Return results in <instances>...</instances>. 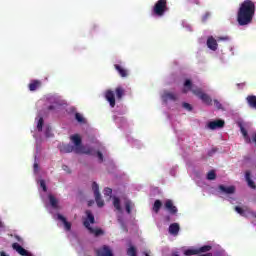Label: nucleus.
Segmentation results:
<instances>
[{
    "label": "nucleus",
    "instance_id": "obj_1",
    "mask_svg": "<svg viewBox=\"0 0 256 256\" xmlns=\"http://www.w3.org/2000/svg\"><path fill=\"white\" fill-rule=\"evenodd\" d=\"M253 17H255V2L244 0L237 12L238 25L241 27L249 25L253 22Z\"/></svg>",
    "mask_w": 256,
    "mask_h": 256
},
{
    "label": "nucleus",
    "instance_id": "obj_2",
    "mask_svg": "<svg viewBox=\"0 0 256 256\" xmlns=\"http://www.w3.org/2000/svg\"><path fill=\"white\" fill-rule=\"evenodd\" d=\"M189 91H191L193 95L198 97V99H201L202 103H204L205 105H208L209 107L213 105V99H211V96H209V94L203 92V89L201 88H193V82L191 81V79H186L184 81V88L182 90V93L186 94L189 93Z\"/></svg>",
    "mask_w": 256,
    "mask_h": 256
},
{
    "label": "nucleus",
    "instance_id": "obj_3",
    "mask_svg": "<svg viewBox=\"0 0 256 256\" xmlns=\"http://www.w3.org/2000/svg\"><path fill=\"white\" fill-rule=\"evenodd\" d=\"M70 139L75 145V153L77 155H81V153H85L86 155H91V150L88 149L87 151H85L84 150L85 148L83 147V145H81V136L79 134L72 135Z\"/></svg>",
    "mask_w": 256,
    "mask_h": 256
},
{
    "label": "nucleus",
    "instance_id": "obj_4",
    "mask_svg": "<svg viewBox=\"0 0 256 256\" xmlns=\"http://www.w3.org/2000/svg\"><path fill=\"white\" fill-rule=\"evenodd\" d=\"M167 11V0H158L154 5L153 12L157 17H163Z\"/></svg>",
    "mask_w": 256,
    "mask_h": 256
},
{
    "label": "nucleus",
    "instance_id": "obj_5",
    "mask_svg": "<svg viewBox=\"0 0 256 256\" xmlns=\"http://www.w3.org/2000/svg\"><path fill=\"white\" fill-rule=\"evenodd\" d=\"M243 137L246 143H254L256 145V133L252 134V140L249 137V134L247 133V130L245 129V126L243 125V122H238L237 123Z\"/></svg>",
    "mask_w": 256,
    "mask_h": 256
},
{
    "label": "nucleus",
    "instance_id": "obj_6",
    "mask_svg": "<svg viewBox=\"0 0 256 256\" xmlns=\"http://www.w3.org/2000/svg\"><path fill=\"white\" fill-rule=\"evenodd\" d=\"M84 227H86V229H88L89 233H92V235H95V237H99L101 235H104V231L101 228H93L91 227V224H89V221H84L83 222Z\"/></svg>",
    "mask_w": 256,
    "mask_h": 256
},
{
    "label": "nucleus",
    "instance_id": "obj_7",
    "mask_svg": "<svg viewBox=\"0 0 256 256\" xmlns=\"http://www.w3.org/2000/svg\"><path fill=\"white\" fill-rule=\"evenodd\" d=\"M12 249L21 256H33V254H31V252H29L28 250H26L25 248H23L22 246L19 245V243L15 242L12 244Z\"/></svg>",
    "mask_w": 256,
    "mask_h": 256
},
{
    "label": "nucleus",
    "instance_id": "obj_8",
    "mask_svg": "<svg viewBox=\"0 0 256 256\" xmlns=\"http://www.w3.org/2000/svg\"><path fill=\"white\" fill-rule=\"evenodd\" d=\"M223 127H225V120L218 119L208 123V129H211V131H215V129H223Z\"/></svg>",
    "mask_w": 256,
    "mask_h": 256
},
{
    "label": "nucleus",
    "instance_id": "obj_9",
    "mask_svg": "<svg viewBox=\"0 0 256 256\" xmlns=\"http://www.w3.org/2000/svg\"><path fill=\"white\" fill-rule=\"evenodd\" d=\"M165 209L170 213V215H177V206L173 204V200H166L164 204Z\"/></svg>",
    "mask_w": 256,
    "mask_h": 256
},
{
    "label": "nucleus",
    "instance_id": "obj_10",
    "mask_svg": "<svg viewBox=\"0 0 256 256\" xmlns=\"http://www.w3.org/2000/svg\"><path fill=\"white\" fill-rule=\"evenodd\" d=\"M162 101H164V103H167L168 101H177V95L173 92L164 91L162 94Z\"/></svg>",
    "mask_w": 256,
    "mask_h": 256
},
{
    "label": "nucleus",
    "instance_id": "obj_11",
    "mask_svg": "<svg viewBox=\"0 0 256 256\" xmlns=\"http://www.w3.org/2000/svg\"><path fill=\"white\" fill-rule=\"evenodd\" d=\"M105 99L108 101L110 107H115V92L112 90H107L105 93Z\"/></svg>",
    "mask_w": 256,
    "mask_h": 256
},
{
    "label": "nucleus",
    "instance_id": "obj_12",
    "mask_svg": "<svg viewBox=\"0 0 256 256\" xmlns=\"http://www.w3.org/2000/svg\"><path fill=\"white\" fill-rule=\"evenodd\" d=\"M97 256H113V252L109 248V246H103L102 248H99L96 250Z\"/></svg>",
    "mask_w": 256,
    "mask_h": 256
},
{
    "label": "nucleus",
    "instance_id": "obj_13",
    "mask_svg": "<svg viewBox=\"0 0 256 256\" xmlns=\"http://www.w3.org/2000/svg\"><path fill=\"white\" fill-rule=\"evenodd\" d=\"M207 47L211 51H217V49L219 47V44H217V40L213 36L208 37V39H207Z\"/></svg>",
    "mask_w": 256,
    "mask_h": 256
},
{
    "label": "nucleus",
    "instance_id": "obj_14",
    "mask_svg": "<svg viewBox=\"0 0 256 256\" xmlns=\"http://www.w3.org/2000/svg\"><path fill=\"white\" fill-rule=\"evenodd\" d=\"M114 69H116V71L119 73L120 77L125 78V77L129 76V72L127 71V69L123 68V66H121L119 64H115Z\"/></svg>",
    "mask_w": 256,
    "mask_h": 256
},
{
    "label": "nucleus",
    "instance_id": "obj_15",
    "mask_svg": "<svg viewBox=\"0 0 256 256\" xmlns=\"http://www.w3.org/2000/svg\"><path fill=\"white\" fill-rule=\"evenodd\" d=\"M246 103L250 107V109H256V96L248 95L246 97Z\"/></svg>",
    "mask_w": 256,
    "mask_h": 256
},
{
    "label": "nucleus",
    "instance_id": "obj_16",
    "mask_svg": "<svg viewBox=\"0 0 256 256\" xmlns=\"http://www.w3.org/2000/svg\"><path fill=\"white\" fill-rule=\"evenodd\" d=\"M220 191H222V193H225L226 195H233V193H235V186H224V185H220L219 186Z\"/></svg>",
    "mask_w": 256,
    "mask_h": 256
},
{
    "label": "nucleus",
    "instance_id": "obj_17",
    "mask_svg": "<svg viewBox=\"0 0 256 256\" xmlns=\"http://www.w3.org/2000/svg\"><path fill=\"white\" fill-rule=\"evenodd\" d=\"M180 229L181 228L179 227L178 223H172L169 226V233H170V235L177 236V235H179V230Z\"/></svg>",
    "mask_w": 256,
    "mask_h": 256
},
{
    "label": "nucleus",
    "instance_id": "obj_18",
    "mask_svg": "<svg viewBox=\"0 0 256 256\" xmlns=\"http://www.w3.org/2000/svg\"><path fill=\"white\" fill-rule=\"evenodd\" d=\"M245 179H246V182L248 184V187H250V189H256L255 182L251 179V172L250 171H246Z\"/></svg>",
    "mask_w": 256,
    "mask_h": 256
},
{
    "label": "nucleus",
    "instance_id": "obj_19",
    "mask_svg": "<svg viewBox=\"0 0 256 256\" xmlns=\"http://www.w3.org/2000/svg\"><path fill=\"white\" fill-rule=\"evenodd\" d=\"M115 93H116V99H118V101H121L123 99V96L125 95V88L118 86L115 89Z\"/></svg>",
    "mask_w": 256,
    "mask_h": 256
},
{
    "label": "nucleus",
    "instance_id": "obj_20",
    "mask_svg": "<svg viewBox=\"0 0 256 256\" xmlns=\"http://www.w3.org/2000/svg\"><path fill=\"white\" fill-rule=\"evenodd\" d=\"M61 153H75V146L71 144H65L60 148Z\"/></svg>",
    "mask_w": 256,
    "mask_h": 256
},
{
    "label": "nucleus",
    "instance_id": "obj_21",
    "mask_svg": "<svg viewBox=\"0 0 256 256\" xmlns=\"http://www.w3.org/2000/svg\"><path fill=\"white\" fill-rule=\"evenodd\" d=\"M30 91H37L39 87H41V81L40 80H32L30 84L28 85Z\"/></svg>",
    "mask_w": 256,
    "mask_h": 256
},
{
    "label": "nucleus",
    "instance_id": "obj_22",
    "mask_svg": "<svg viewBox=\"0 0 256 256\" xmlns=\"http://www.w3.org/2000/svg\"><path fill=\"white\" fill-rule=\"evenodd\" d=\"M57 217H58L59 221H62V223L64 224L66 231H71V223L67 221V218H65L61 214H58Z\"/></svg>",
    "mask_w": 256,
    "mask_h": 256
},
{
    "label": "nucleus",
    "instance_id": "obj_23",
    "mask_svg": "<svg viewBox=\"0 0 256 256\" xmlns=\"http://www.w3.org/2000/svg\"><path fill=\"white\" fill-rule=\"evenodd\" d=\"M87 219L84 221H88L89 225H93L95 223V216L91 212V210H86Z\"/></svg>",
    "mask_w": 256,
    "mask_h": 256
},
{
    "label": "nucleus",
    "instance_id": "obj_24",
    "mask_svg": "<svg viewBox=\"0 0 256 256\" xmlns=\"http://www.w3.org/2000/svg\"><path fill=\"white\" fill-rule=\"evenodd\" d=\"M162 206H163V203L161 202V200H156L154 202V205H153L154 213H159V211L161 210Z\"/></svg>",
    "mask_w": 256,
    "mask_h": 256
},
{
    "label": "nucleus",
    "instance_id": "obj_25",
    "mask_svg": "<svg viewBox=\"0 0 256 256\" xmlns=\"http://www.w3.org/2000/svg\"><path fill=\"white\" fill-rule=\"evenodd\" d=\"M94 197L98 207H103L105 205V201L101 199V194H96Z\"/></svg>",
    "mask_w": 256,
    "mask_h": 256
},
{
    "label": "nucleus",
    "instance_id": "obj_26",
    "mask_svg": "<svg viewBox=\"0 0 256 256\" xmlns=\"http://www.w3.org/2000/svg\"><path fill=\"white\" fill-rule=\"evenodd\" d=\"M49 201H50L51 207H53V209H57V203H58L57 198H55V196L53 195H50Z\"/></svg>",
    "mask_w": 256,
    "mask_h": 256
},
{
    "label": "nucleus",
    "instance_id": "obj_27",
    "mask_svg": "<svg viewBox=\"0 0 256 256\" xmlns=\"http://www.w3.org/2000/svg\"><path fill=\"white\" fill-rule=\"evenodd\" d=\"M113 205L117 211H121V200L119 198L114 197Z\"/></svg>",
    "mask_w": 256,
    "mask_h": 256
},
{
    "label": "nucleus",
    "instance_id": "obj_28",
    "mask_svg": "<svg viewBox=\"0 0 256 256\" xmlns=\"http://www.w3.org/2000/svg\"><path fill=\"white\" fill-rule=\"evenodd\" d=\"M207 179L208 181H215V179H217V174H215L214 170H211L210 172H208Z\"/></svg>",
    "mask_w": 256,
    "mask_h": 256
},
{
    "label": "nucleus",
    "instance_id": "obj_29",
    "mask_svg": "<svg viewBox=\"0 0 256 256\" xmlns=\"http://www.w3.org/2000/svg\"><path fill=\"white\" fill-rule=\"evenodd\" d=\"M184 255L190 256V255H199L198 249H188L184 252Z\"/></svg>",
    "mask_w": 256,
    "mask_h": 256
},
{
    "label": "nucleus",
    "instance_id": "obj_30",
    "mask_svg": "<svg viewBox=\"0 0 256 256\" xmlns=\"http://www.w3.org/2000/svg\"><path fill=\"white\" fill-rule=\"evenodd\" d=\"M212 247L210 245H204L198 249L199 253H207L211 251Z\"/></svg>",
    "mask_w": 256,
    "mask_h": 256
},
{
    "label": "nucleus",
    "instance_id": "obj_31",
    "mask_svg": "<svg viewBox=\"0 0 256 256\" xmlns=\"http://www.w3.org/2000/svg\"><path fill=\"white\" fill-rule=\"evenodd\" d=\"M127 255L128 256H137V249L134 246H131L127 250Z\"/></svg>",
    "mask_w": 256,
    "mask_h": 256
},
{
    "label": "nucleus",
    "instance_id": "obj_32",
    "mask_svg": "<svg viewBox=\"0 0 256 256\" xmlns=\"http://www.w3.org/2000/svg\"><path fill=\"white\" fill-rule=\"evenodd\" d=\"M92 191H94V195H100L101 194L99 192V184H97V182H93Z\"/></svg>",
    "mask_w": 256,
    "mask_h": 256
},
{
    "label": "nucleus",
    "instance_id": "obj_33",
    "mask_svg": "<svg viewBox=\"0 0 256 256\" xmlns=\"http://www.w3.org/2000/svg\"><path fill=\"white\" fill-rule=\"evenodd\" d=\"M75 119L76 121H78V123H85V118L83 117V115H81V113H76Z\"/></svg>",
    "mask_w": 256,
    "mask_h": 256
},
{
    "label": "nucleus",
    "instance_id": "obj_34",
    "mask_svg": "<svg viewBox=\"0 0 256 256\" xmlns=\"http://www.w3.org/2000/svg\"><path fill=\"white\" fill-rule=\"evenodd\" d=\"M104 195H105L106 197H111V195H113V189H111V188H109V187L105 188V189H104Z\"/></svg>",
    "mask_w": 256,
    "mask_h": 256
},
{
    "label": "nucleus",
    "instance_id": "obj_35",
    "mask_svg": "<svg viewBox=\"0 0 256 256\" xmlns=\"http://www.w3.org/2000/svg\"><path fill=\"white\" fill-rule=\"evenodd\" d=\"M213 103H214V106L216 107V109H218V110L223 109V105L221 104V102H219V100L214 99Z\"/></svg>",
    "mask_w": 256,
    "mask_h": 256
},
{
    "label": "nucleus",
    "instance_id": "obj_36",
    "mask_svg": "<svg viewBox=\"0 0 256 256\" xmlns=\"http://www.w3.org/2000/svg\"><path fill=\"white\" fill-rule=\"evenodd\" d=\"M235 211L238 212V214L241 215L242 217H245V210L243 208L236 206Z\"/></svg>",
    "mask_w": 256,
    "mask_h": 256
},
{
    "label": "nucleus",
    "instance_id": "obj_37",
    "mask_svg": "<svg viewBox=\"0 0 256 256\" xmlns=\"http://www.w3.org/2000/svg\"><path fill=\"white\" fill-rule=\"evenodd\" d=\"M182 107H183L184 109H186V111H193V106H191V104H189V103H187V102H184V103L182 104Z\"/></svg>",
    "mask_w": 256,
    "mask_h": 256
},
{
    "label": "nucleus",
    "instance_id": "obj_38",
    "mask_svg": "<svg viewBox=\"0 0 256 256\" xmlns=\"http://www.w3.org/2000/svg\"><path fill=\"white\" fill-rule=\"evenodd\" d=\"M38 131H43V117L39 118L38 124H37Z\"/></svg>",
    "mask_w": 256,
    "mask_h": 256
},
{
    "label": "nucleus",
    "instance_id": "obj_39",
    "mask_svg": "<svg viewBox=\"0 0 256 256\" xmlns=\"http://www.w3.org/2000/svg\"><path fill=\"white\" fill-rule=\"evenodd\" d=\"M125 207H126V212L128 213V215H130V213H131V201H126L125 202Z\"/></svg>",
    "mask_w": 256,
    "mask_h": 256
},
{
    "label": "nucleus",
    "instance_id": "obj_40",
    "mask_svg": "<svg viewBox=\"0 0 256 256\" xmlns=\"http://www.w3.org/2000/svg\"><path fill=\"white\" fill-rule=\"evenodd\" d=\"M40 187H42L43 191H47V185L45 184V180L40 181Z\"/></svg>",
    "mask_w": 256,
    "mask_h": 256
},
{
    "label": "nucleus",
    "instance_id": "obj_41",
    "mask_svg": "<svg viewBox=\"0 0 256 256\" xmlns=\"http://www.w3.org/2000/svg\"><path fill=\"white\" fill-rule=\"evenodd\" d=\"M97 157H98L99 161H100L101 163H103V153H101V151H98V152H97Z\"/></svg>",
    "mask_w": 256,
    "mask_h": 256
},
{
    "label": "nucleus",
    "instance_id": "obj_42",
    "mask_svg": "<svg viewBox=\"0 0 256 256\" xmlns=\"http://www.w3.org/2000/svg\"><path fill=\"white\" fill-rule=\"evenodd\" d=\"M63 171H66V173H71V169L67 165L62 166Z\"/></svg>",
    "mask_w": 256,
    "mask_h": 256
},
{
    "label": "nucleus",
    "instance_id": "obj_43",
    "mask_svg": "<svg viewBox=\"0 0 256 256\" xmlns=\"http://www.w3.org/2000/svg\"><path fill=\"white\" fill-rule=\"evenodd\" d=\"M15 239L18 241V243H23V238H21L19 235H16Z\"/></svg>",
    "mask_w": 256,
    "mask_h": 256
},
{
    "label": "nucleus",
    "instance_id": "obj_44",
    "mask_svg": "<svg viewBox=\"0 0 256 256\" xmlns=\"http://www.w3.org/2000/svg\"><path fill=\"white\" fill-rule=\"evenodd\" d=\"M218 41H229V37H218Z\"/></svg>",
    "mask_w": 256,
    "mask_h": 256
},
{
    "label": "nucleus",
    "instance_id": "obj_45",
    "mask_svg": "<svg viewBox=\"0 0 256 256\" xmlns=\"http://www.w3.org/2000/svg\"><path fill=\"white\" fill-rule=\"evenodd\" d=\"M0 229H5V223H3V221L0 220Z\"/></svg>",
    "mask_w": 256,
    "mask_h": 256
},
{
    "label": "nucleus",
    "instance_id": "obj_46",
    "mask_svg": "<svg viewBox=\"0 0 256 256\" xmlns=\"http://www.w3.org/2000/svg\"><path fill=\"white\" fill-rule=\"evenodd\" d=\"M165 221L169 223V221H171V216H165Z\"/></svg>",
    "mask_w": 256,
    "mask_h": 256
},
{
    "label": "nucleus",
    "instance_id": "obj_47",
    "mask_svg": "<svg viewBox=\"0 0 256 256\" xmlns=\"http://www.w3.org/2000/svg\"><path fill=\"white\" fill-rule=\"evenodd\" d=\"M37 169H39V164L35 163L34 164V170L37 171Z\"/></svg>",
    "mask_w": 256,
    "mask_h": 256
},
{
    "label": "nucleus",
    "instance_id": "obj_48",
    "mask_svg": "<svg viewBox=\"0 0 256 256\" xmlns=\"http://www.w3.org/2000/svg\"><path fill=\"white\" fill-rule=\"evenodd\" d=\"M49 111H53V109H55V106L51 105L48 107Z\"/></svg>",
    "mask_w": 256,
    "mask_h": 256
},
{
    "label": "nucleus",
    "instance_id": "obj_49",
    "mask_svg": "<svg viewBox=\"0 0 256 256\" xmlns=\"http://www.w3.org/2000/svg\"><path fill=\"white\" fill-rule=\"evenodd\" d=\"M0 256H9V255H7V253H5V252H0Z\"/></svg>",
    "mask_w": 256,
    "mask_h": 256
},
{
    "label": "nucleus",
    "instance_id": "obj_50",
    "mask_svg": "<svg viewBox=\"0 0 256 256\" xmlns=\"http://www.w3.org/2000/svg\"><path fill=\"white\" fill-rule=\"evenodd\" d=\"M93 203H94L93 200L89 201V202H88V207H91V205H92Z\"/></svg>",
    "mask_w": 256,
    "mask_h": 256
},
{
    "label": "nucleus",
    "instance_id": "obj_51",
    "mask_svg": "<svg viewBox=\"0 0 256 256\" xmlns=\"http://www.w3.org/2000/svg\"><path fill=\"white\" fill-rule=\"evenodd\" d=\"M207 17H209V15H208V14H206V15H205L204 20H205V19H207Z\"/></svg>",
    "mask_w": 256,
    "mask_h": 256
},
{
    "label": "nucleus",
    "instance_id": "obj_52",
    "mask_svg": "<svg viewBox=\"0 0 256 256\" xmlns=\"http://www.w3.org/2000/svg\"><path fill=\"white\" fill-rule=\"evenodd\" d=\"M145 256H149V254L147 252H145Z\"/></svg>",
    "mask_w": 256,
    "mask_h": 256
}]
</instances>
